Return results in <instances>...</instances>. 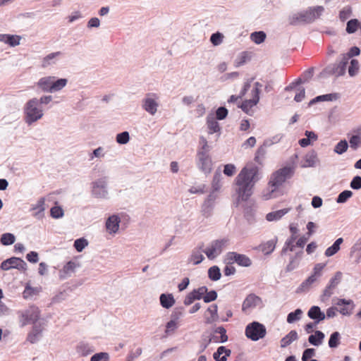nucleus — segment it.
Segmentation results:
<instances>
[{
	"label": "nucleus",
	"instance_id": "1",
	"mask_svg": "<svg viewBox=\"0 0 361 361\" xmlns=\"http://www.w3.org/2000/svg\"><path fill=\"white\" fill-rule=\"evenodd\" d=\"M261 178L258 166L252 165L244 167L235 178V192L238 197L235 206L240 201H247L253 193L256 183Z\"/></svg>",
	"mask_w": 361,
	"mask_h": 361
},
{
	"label": "nucleus",
	"instance_id": "39",
	"mask_svg": "<svg viewBox=\"0 0 361 361\" xmlns=\"http://www.w3.org/2000/svg\"><path fill=\"white\" fill-rule=\"evenodd\" d=\"M200 146L197 149V153H204L205 154H209V152L212 149V147L208 145L207 139L204 136L200 137Z\"/></svg>",
	"mask_w": 361,
	"mask_h": 361
},
{
	"label": "nucleus",
	"instance_id": "6",
	"mask_svg": "<svg viewBox=\"0 0 361 361\" xmlns=\"http://www.w3.org/2000/svg\"><path fill=\"white\" fill-rule=\"evenodd\" d=\"M228 244V238H221L212 240L209 246L203 252L205 253L209 259H214L221 254Z\"/></svg>",
	"mask_w": 361,
	"mask_h": 361
},
{
	"label": "nucleus",
	"instance_id": "38",
	"mask_svg": "<svg viewBox=\"0 0 361 361\" xmlns=\"http://www.w3.org/2000/svg\"><path fill=\"white\" fill-rule=\"evenodd\" d=\"M207 312L210 314V317L206 319L207 324H212L213 322L218 320V306L216 304L210 305L207 308Z\"/></svg>",
	"mask_w": 361,
	"mask_h": 361
},
{
	"label": "nucleus",
	"instance_id": "40",
	"mask_svg": "<svg viewBox=\"0 0 361 361\" xmlns=\"http://www.w3.org/2000/svg\"><path fill=\"white\" fill-rule=\"evenodd\" d=\"M360 25L357 19H351L347 22L345 31L348 34H353L359 27L360 28Z\"/></svg>",
	"mask_w": 361,
	"mask_h": 361
},
{
	"label": "nucleus",
	"instance_id": "21",
	"mask_svg": "<svg viewBox=\"0 0 361 361\" xmlns=\"http://www.w3.org/2000/svg\"><path fill=\"white\" fill-rule=\"evenodd\" d=\"M307 316L314 320L315 324H319L326 318L325 314L319 306H312L307 312Z\"/></svg>",
	"mask_w": 361,
	"mask_h": 361
},
{
	"label": "nucleus",
	"instance_id": "34",
	"mask_svg": "<svg viewBox=\"0 0 361 361\" xmlns=\"http://www.w3.org/2000/svg\"><path fill=\"white\" fill-rule=\"evenodd\" d=\"M290 208H285L282 209H279L275 212H269L266 216V219L268 221H277L281 219L285 214H286Z\"/></svg>",
	"mask_w": 361,
	"mask_h": 361
},
{
	"label": "nucleus",
	"instance_id": "20",
	"mask_svg": "<svg viewBox=\"0 0 361 361\" xmlns=\"http://www.w3.org/2000/svg\"><path fill=\"white\" fill-rule=\"evenodd\" d=\"M277 240V237H274L273 239L261 243L255 249L261 251L265 255H270L276 247Z\"/></svg>",
	"mask_w": 361,
	"mask_h": 361
},
{
	"label": "nucleus",
	"instance_id": "43",
	"mask_svg": "<svg viewBox=\"0 0 361 361\" xmlns=\"http://www.w3.org/2000/svg\"><path fill=\"white\" fill-rule=\"evenodd\" d=\"M314 281H316V278L314 277V276H309L300 285V286L297 289V292L299 293L307 291Z\"/></svg>",
	"mask_w": 361,
	"mask_h": 361
},
{
	"label": "nucleus",
	"instance_id": "64",
	"mask_svg": "<svg viewBox=\"0 0 361 361\" xmlns=\"http://www.w3.org/2000/svg\"><path fill=\"white\" fill-rule=\"evenodd\" d=\"M75 267V262L69 261L64 265L63 269L61 271V273L63 272L65 275H70L71 273L74 272Z\"/></svg>",
	"mask_w": 361,
	"mask_h": 361
},
{
	"label": "nucleus",
	"instance_id": "31",
	"mask_svg": "<svg viewBox=\"0 0 361 361\" xmlns=\"http://www.w3.org/2000/svg\"><path fill=\"white\" fill-rule=\"evenodd\" d=\"M159 301L161 305L166 309H169L175 304V299L171 293H162L160 295Z\"/></svg>",
	"mask_w": 361,
	"mask_h": 361
},
{
	"label": "nucleus",
	"instance_id": "17",
	"mask_svg": "<svg viewBox=\"0 0 361 361\" xmlns=\"http://www.w3.org/2000/svg\"><path fill=\"white\" fill-rule=\"evenodd\" d=\"M261 302L262 300L259 296L253 293L249 294L243 302L242 310L246 312L248 310L256 307Z\"/></svg>",
	"mask_w": 361,
	"mask_h": 361
},
{
	"label": "nucleus",
	"instance_id": "13",
	"mask_svg": "<svg viewBox=\"0 0 361 361\" xmlns=\"http://www.w3.org/2000/svg\"><path fill=\"white\" fill-rule=\"evenodd\" d=\"M20 317L23 319L22 326L27 324H37L39 318V310L37 307L31 306L28 309L20 312Z\"/></svg>",
	"mask_w": 361,
	"mask_h": 361
},
{
	"label": "nucleus",
	"instance_id": "57",
	"mask_svg": "<svg viewBox=\"0 0 361 361\" xmlns=\"http://www.w3.org/2000/svg\"><path fill=\"white\" fill-rule=\"evenodd\" d=\"M64 215V212L61 206L56 205L50 209V216L55 219L62 218Z\"/></svg>",
	"mask_w": 361,
	"mask_h": 361
},
{
	"label": "nucleus",
	"instance_id": "60",
	"mask_svg": "<svg viewBox=\"0 0 361 361\" xmlns=\"http://www.w3.org/2000/svg\"><path fill=\"white\" fill-rule=\"evenodd\" d=\"M116 140L120 145L127 144L130 140L129 133L128 131H123L117 134Z\"/></svg>",
	"mask_w": 361,
	"mask_h": 361
},
{
	"label": "nucleus",
	"instance_id": "63",
	"mask_svg": "<svg viewBox=\"0 0 361 361\" xmlns=\"http://www.w3.org/2000/svg\"><path fill=\"white\" fill-rule=\"evenodd\" d=\"M110 355L108 353L100 352L92 355V361H109Z\"/></svg>",
	"mask_w": 361,
	"mask_h": 361
},
{
	"label": "nucleus",
	"instance_id": "45",
	"mask_svg": "<svg viewBox=\"0 0 361 361\" xmlns=\"http://www.w3.org/2000/svg\"><path fill=\"white\" fill-rule=\"evenodd\" d=\"M269 147V146H265L264 142L263 144L258 147L255 156V161L256 162H257L259 164H262L264 156L267 153L266 149Z\"/></svg>",
	"mask_w": 361,
	"mask_h": 361
},
{
	"label": "nucleus",
	"instance_id": "8",
	"mask_svg": "<svg viewBox=\"0 0 361 361\" xmlns=\"http://www.w3.org/2000/svg\"><path fill=\"white\" fill-rule=\"evenodd\" d=\"M141 106L149 115H155L159 107V96L153 92L146 94L142 100Z\"/></svg>",
	"mask_w": 361,
	"mask_h": 361
},
{
	"label": "nucleus",
	"instance_id": "3",
	"mask_svg": "<svg viewBox=\"0 0 361 361\" xmlns=\"http://www.w3.org/2000/svg\"><path fill=\"white\" fill-rule=\"evenodd\" d=\"M294 173V166H284L273 173L268 183L271 190L268 193L264 194V199L269 200L274 197V196L273 195V193L275 190L287 179L292 178Z\"/></svg>",
	"mask_w": 361,
	"mask_h": 361
},
{
	"label": "nucleus",
	"instance_id": "4",
	"mask_svg": "<svg viewBox=\"0 0 361 361\" xmlns=\"http://www.w3.org/2000/svg\"><path fill=\"white\" fill-rule=\"evenodd\" d=\"M109 177L104 171L94 172L92 180V196L106 200L109 198Z\"/></svg>",
	"mask_w": 361,
	"mask_h": 361
},
{
	"label": "nucleus",
	"instance_id": "30",
	"mask_svg": "<svg viewBox=\"0 0 361 361\" xmlns=\"http://www.w3.org/2000/svg\"><path fill=\"white\" fill-rule=\"evenodd\" d=\"M338 98H339V95L338 93H330V94H322V95L317 96V97H314V99H312V100H310L308 105L310 106L319 102L335 101V100H337Z\"/></svg>",
	"mask_w": 361,
	"mask_h": 361
},
{
	"label": "nucleus",
	"instance_id": "27",
	"mask_svg": "<svg viewBox=\"0 0 361 361\" xmlns=\"http://www.w3.org/2000/svg\"><path fill=\"white\" fill-rule=\"evenodd\" d=\"M114 96V94H110L104 95L102 98L95 97L94 110L92 111V114H95L98 112L100 109L104 107V106H102V104H108Z\"/></svg>",
	"mask_w": 361,
	"mask_h": 361
},
{
	"label": "nucleus",
	"instance_id": "29",
	"mask_svg": "<svg viewBox=\"0 0 361 361\" xmlns=\"http://www.w3.org/2000/svg\"><path fill=\"white\" fill-rule=\"evenodd\" d=\"M45 198L40 197L35 204L31 206V211L37 210L33 215L37 219H40L43 216V212L45 210Z\"/></svg>",
	"mask_w": 361,
	"mask_h": 361
},
{
	"label": "nucleus",
	"instance_id": "16",
	"mask_svg": "<svg viewBox=\"0 0 361 361\" xmlns=\"http://www.w3.org/2000/svg\"><path fill=\"white\" fill-rule=\"evenodd\" d=\"M121 219L118 215L113 214L109 216L105 224L107 232L110 235H115L118 231Z\"/></svg>",
	"mask_w": 361,
	"mask_h": 361
},
{
	"label": "nucleus",
	"instance_id": "62",
	"mask_svg": "<svg viewBox=\"0 0 361 361\" xmlns=\"http://www.w3.org/2000/svg\"><path fill=\"white\" fill-rule=\"evenodd\" d=\"M350 147L355 150L361 145V137L359 135H353L349 139Z\"/></svg>",
	"mask_w": 361,
	"mask_h": 361
},
{
	"label": "nucleus",
	"instance_id": "32",
	"mask_svg": "<svg viewBox=\"0 0 361 361\" xmlns=\"http://www.w3.org/2000/svg\"><path fill=\"white\" fill-rule=\"evenodd\" d=\"M298 339V332L295 330H291L287 335H286L281 340V348H286L290 345L293 341Z\"/></svg>",
	"mask_w": 361,
	"mask_h": 361
},
{
	"label": "nucleus",
	"instance_id": "53",
	"mask_svg": "<svg viewBox=\"0 0 361 361\" xmlns=\"http://www.w3.org/2000/svg\"><path fill=\"white\" fill-rule=\"evenodd\" d=\"M38 293L37 288L32 287L30 283L25 285L24 291L23 292V297L25 299L31 298L33 295Z\"/></svg>",
	"mask_w": 361,
	"mask_h": 361
},
{
	"label": "nucleus",
	"instance_id": "58",
	"mask_svg": "<svg viewBox=\"0 0 361 361\" xmlns=\"http://www.w3.org/2000/svg\"><path fill=\"white\" fill-rule=\"evenodd\" d=\"M360 68L359 62L357 59H351L348 67V74L353 77L358 73Z\"/></svg>",
	"mask_w": 361,
	"mask_h": 361
},
{
	"label": "nucleus",
	"instance_id": "50",
	"mask_svg": "<svg viewBox=\"0 0 361 361\" xmlns=\"http://www.w3.org/2000/svg\"><path fill=\"white\" fill-rule=\"evenodd\" d=\"M257 104L256 101H252V99H246L243 101L238 106V108H240L245 113L247 114H250V109Z\"/></svg>",
	"mask_w": 361,
	"mask_h": 361
},
{
	"label": "nucleus",
	"instance_id": "41",
	"mask_svg": "<svg viewBox=\"0 0 361 361\" xmlns=\"http://www.w3.org/2000/svg\"><path fill=\"white\" fill-rule=\"evenodd\" d=\"M266 33L264 31H255L251 33L250 39L257 44H260L266 39Z\"/></svg>",
	"mask_w": 361,
	"mask_h": 361
},
{
	"label": "nucleus",
	"instance_id": "25",
	"mask_svg": "<svg viewBox=\"0 0 361 361\" xmlns=\"http://www.w3.org/2000/svg\"><path fill=\"white\" fill-rule=\"evenodd\" d=\"M317 161V154L314 150H311L304 157V161L301 164V167H314Z\"/></svg>",
	"mask_w": 361,
	"mask_h": 361
},
{
	"label": "nucleus",
	"instance_id": "33",
	"mask_svg": "<svg viewBox=\"0 0 361 361\" xmlns=\"http://www.w3.org/2000/svg\"><path fill=\"white\" fill-rule=\"evenodd\" d=\"M324 337L325 335L322 331L317 330L314 331V334H311L310 336H309L308 342L311 345H313L314 346H319L322 343Z\"/></svg>",
	"mask_w": 361,
	"mask_h": 361
},
{
	"label": "nucleus",
	"instance_id": "37",
	"mask_svg": "<svg viewBox=\"0 0 361 361\" xmlns=\"http://www.w3.org/2000/svg\"><path fill=\"white\" fill-rule=\"evenodd\" d=\"M67 82L68 80L66 78L56 79V78L54 77V80H52V84L51 86V93L62 90L66 85Z\"/></svg>",
	"mask_w": 361,
	"mask_h": 361
},
{
	"label": "nucleus",
	"instance_id": "7",
	"mask_svg": "<svg viewBox=\"0 0 361 361\" xmlns=\"http://www.w3.org/2000/svg\"><path fill=\"white\" fill-rule=\"evenodd\" d=\"M245 333L249 339L257 341L265 336L267 330L262 324L252 322L247 325Z\"/></svg>",
	"mask_w": 361,
	"mask_h": 361
},
{
	"label": "nucleus",
	"instance_id": "14",
	"mask_svg": "<svg viewBox=\"0 0 361 361\" xmlns=\"http://www.w3.org/2000/svg\"><path fill=\"white\" fill-rule=\"evenodd\" d=\"M217 197V193L212 191L204 201L201 207V212L204 217L208 218L212 215L213 209L215 206V201Z\"/></svg>",
	"mask_w": 361,
	"mask_h": 361
},
{
	"label": "nucleus",
	"instance_id": "18",
	"mask_svg": "<svg viewBox=\"0 0 361 361\" xmlns=\"http://www.w3.org/2000/svg\"><path fill=\"white\" fill-rule=\"evenodd\" d=\"M43 328L41 324H35L31 331L27 334V341L30 343H37L42 337Z\"/></svg>",
	"mask_w": 361,
	"mask_h": 361
},
{
	"label": "nucleus",
	"instance_id": "24",
	"mask_svg": "<svg viewBox=\"0 0 361 361\" xmlns=\"http://www.w3.org/2000/svg\"><path fill=\"white\" fill-rule=\"evenodd\" d=\"M214 333L220 334V336L211 335L208 339H212V342L215 343H225L228 341V336L226 335V330L223 326H219L214 329Z\"/></svg>",
	"mask_w": 361,
	"mask_h": 361
},
{
	"label": "nucleus",
	"instance_id": "2",
	"mask_svg": "<svg viewBox=\"0 0 361 361\" xmlns=\"http://www.w3.org/2000/svg\"><path fill=\"white\" fill-rule=\"evenodd\" d=\"M324 11L322 6L309 7L308 9L294 13L288 17V22L290 25L299 24H310L317 18H319Z\"/></svg>",
	"mask_w": 361,
	"mask_h": 361
},
{
	"label": "nucleus",
	"instance_id": "49",
	"mask_svg": "<svg viewBox=\"0 0 361 361\" xmlns=\"http://www.w3.org/2000/svg\"><path fill=\"white\" fill-rule=\"evenodd\" d=\"M340 338H341V335H340L339 332H338V331L333 332L330 336L329 343H328L329 348H337L340 344Z\"/></svg>",
	"mask_w": 361,
	"mask_h": 361
},
{
	"label": "nucleus",
	"instance_id": "35",
	"mask_svg": "<svg viewBox=\"0 0 361 361\" xmlns=\"http://www.w3.org/2000/svg\"><path fill=\"white\" fill-rule=\"evenodd\" d=\"M343 239L342 238H338L335 240L332 245L329 247L324 252L326 257H331L336 254L340 250V246L343 243Z\"/></svg>",
	"mask_w": 361,
	"mask_h": 361
},
{
	"label": "nucleus",
	"instance_id": "61",
	"mask_svg": "<svg viewBox=\"0 0 361 361\" xmlns=\"http://www.w3.org/2000/svg\"><path fill=\"white\" fill-rule=\"evenodd\" d=\"M87 245L88 241L84 238L76 239L74 242V247L78 252H82Z\"/></svg>",
	"mask_w": 361,
	"mask_h": 361
},
{
	"label": "nucleus",
	"instance_id": "11",
	"mask_svg": "<svg viewBox=\"0 0 361 361\" xmlns=\"http://www.w3.org/2000/svg\"><path fill=\"white\" fill-rule=\"evenodd\" d=\"M226 261L227 264L236 263L238 266L244 267H249L252 265V260L249 257L236 252H228L226 255Z\"/></svg>",
	"mask_w": 361,
	"mask_h": 361
},
{
	"label": "nucleus",
	"instance_id": "51",
	"mask_svg": "<svg viewBox=\"0 0 361 361\" xmlns=\"http://www.w3.org/2000/svg\"><path fill=\"white\" fill-rule=\"evenodd\" d=\"M61 54V53L60 51H56V52L51 53V54H48L47 56H46L43 59V61H42V67L45 68L51 64L55 63V61H54V59H55V58L57 56H59Z\"/></svg>",
	"mask_w": 361,
	"mask_h": 361
},
{
	"label": "nucleus",
	"instance_id": "12",
	"mask_svg": "<svg viewBox=\"0 0 361 361\" xmlns=\"http://www.w3.org/2000/svg\"><path fill=\"white\" fill-rule=\"evenodd\" d=\"M196 164L197 168L205 174L210 173L212 170V161L209 154L197 153Z\"/></svg>",
	"mask_w": 361,
	"mask_h": 361
},
{
	"label": "nucleus",
	"instance_id": "28",
	"mask_svg": "<svg viewBox=\"0 0 361 361\" xmlns=\"http://www.w3.org/2000/svg\"><path fill=\"white\" fill-rule=\"evenodd\" d=\"M54 80V76L43 77L37 82V86L44 92H51V86Z\"/></svg>",
	"mask_w": 361,
	"mask_h": 361
},
{
	"label": "nucleus",
	"instance_id": "19",
	"mask_svg": "<svg viewBox=\"0 0 361 361\" xmlns=\"http://www.w3.org/2000/svg\"><path fill=\"white\" fill-rule=\"evenodd\" d=\"M204 244L201 243L197 247L192 250L190 257L188 258V262L192 263L194 265H197L200 264L204 259V257L202 254L203 252Z\"/></svg>",
	"mask_w": 361,
	"mask_h": 361
},
{
	"label": "nucleus",
	"instance_id": "44",
	"mask_svg": "<svg viewBox=\"0 0 361 361\" xmlns=\"http://www.w3.org/2000/svg\"><path fill=\"white\" fill-rule=\"evenodd\" d=\"M302 310L300 308L296 309L295 311L290 312L287 316V322L293 324L297 321H299L302 315Z\"/></svg>",
	"mask_w": 361,
	"mask_h": 361
},
{
	"label": "nucleus",
	"instance_id": "42",
	"mask_svg": "<svg viewBox=\"0 0 361 361\" xmlns=\"http://www.w3.org/2000/svg\"><path fill=\"white\" fill-rule=\"evenodd\" d=\"M251 56L247 51L241 52L235 60V66L236 67H240L250 61Z\"/></svg>",
	"mask_w": 361,
	"mask_h": 361
},
{
	"label": "nucleus",
	"instance_id": "9",
	"mask_svg": "<svg viewBox=\"0 0 361 361\" xmlns=\"http://www.w3.org/2000/svg\"><path fill=\"white\" fill-rule=\"evenodd\" d=\"M348 63L345 59H341L338 63L328 65L321 73L322 75H336L339 77L345 73L346 66Z\"/></svg>",
	"mask_w": 361,
	"mask_h": 361
},
{
	"label": "nucleus",
	"instance_id": "22",
	"mask_svg": "<svg viewBox=\"0 0 361 361\" xmlns=\"http://www.w3.org/2000/svg\"><path fill=\"white\" fill-rule=\"evenodd\" d=\"M207 126L208 133L212 135L221 131V127L213 114H208L207 117Z\"/></svg>",
	"mask_w": 361,
	"mask_h": 361
},
{
	"label": "nucleus",
	"instance_id": "46",
	"mask_svg": "<svg viewBox=\"0 0 361 361\" xmlns=\"http://www.w3.org/2000/svg\"><path fill=\"white\" fill-rule=\"evenodd\" d=\"M16 241V237L13 233H5L1 235L0 243L3 245H11Z\"/></svg>",
	"mask_w": 361,
	"mask_h": 361
},
{
	"label": "nucleus",
	"instance_id": "36",
	"mask_svg": "<svg viewBox=\"0 0 361 361\" xmlns=\"http://www.w3.org/2000/svg\"><path fill=\"white\" fill-rule=\"evenodd\" d=\"M302 254V251H300L290 257V262L286 267L287 271H291L298 267Z\"/></svg>",
	"mask_w": 361,
	"mask_h": 361
},
{
	"label": "nucleus",
	"instance_id": "5",
	"mask_svg": "<svg viewBox=\"0 0 361 361\" xmlns=\"http://www.w3.org/2000/svg\"><path fill=\"white\" fill-rule=\"evenodd\" d=\"M25 122L30 125L43 116L42 109L39 107V100L37 98L30 99L25 106Z\"/></svg>",
	"mask_w": 361,
	"mask_h": 361
},
{
	"label": "nucleus",
	"instance_id": "10",
	"mask_svg": "<svg viewBox=\"0 0 361 361\" xmlns=\"http://www.w3.org/2000/svg\"><path fill=\"white\" fill-rule=\"evenodd\" d=\"M0 268L5 271L16 269L19 271H25L27 270V265L22 258L11 257L4 260L1 263Z\"/></svg>",
	"mask_w": 361,
	"mask_h": 361
},
{
	"label": "nucleus",
	"instance_id": "56",
	"mask_svg": "<svg viewBox=\"0 0 361 361\" xmlns=\"http://www.w3.org/2000/svg\"><path fill=\"white\" fill-rule=\"evenodd\" d=\"M343 274L341 271L335 273L334 276L330 279L328 284V288H335L341 281Z\"/></svg>",
	"mask_w": 361,
	"mask_h": 361
},
{
	"label": "nucleus",
	"instance_id": "48",
	"mask_svg": "<svg viewBox=\"0 0 361 361\" xmlns=\"http://www.w3.org/2000/svg\"><path fill=\"white\" fill-rule=\"evenodd\" d=\"M208 276L209 279L214 281H216L220 279L221 274L219 267L213 266L208 270Z\"/></svg>",
	"mask_w": 361,
	"mask_h": 361
},
{
	"label": "nucleus",
	"instance_id": "59",
	"mask_svg": "<svg viewBox=\"0 0 361 361\" xmlns=\"http://www.w3.org/2000/svg\"><path fill=\"white\" fill-rule=\"evenodd\" d=\"M360 48L355 46V47H351L349 49L348 53L343 54L342 58L343 59H345L346 61L348 63V61L350 58H352L353 56H357L360 55Z\"/></svg>",
	"mask_w": 361,
	"mask_h": 361
},
{
	"label": "nucleus",
	"instance_id": "47",
	"mask_svg": "<svg viewBox=\"0 0 361 361\" xmlns=\"http://www.w3.org/2000/svg\"><path fill=\"white\" fill-rule=\"evenodd\" d=\"M207 290H208L207 287L205 286H202L199 287L198 288L193 289L190 293L194 298L195 300H199L201 299L203 300V295H204Z\"/></svg>",
	"mask_w": 361,
	"mask_h": 361
},
{
	"label": "nucleus",
	"instance_id": "15",
	"mask_svg": "<svg viewBox=\"0 0 361 361\" xmlns=\"http://www.w3.org/2000/svg\"><path fill=\"white\" fill-rule=\"evenodd\" d=\"M336 305L340 307V308L338 309V312H339L343 316L351 315L355 307L353 300L350 299L346 300L345 298L338 299Z\"/></svg>",
	"mask_w": 361,
	"mask_h": 361
},
{
	"label": "nucleus",
	"instance_id": "26",
	"mask_svg": "<svg viewBox=\"0 0 361 361\" xmlns=\"http://www.w3.org/2000/svg\"><path fill=\"white\" fill-rule=\"evenodd\" d=\"M231 354V350L225 346H219L216 351L213 354V357L216 361H226L227 357Z\"/></svg>",
	"mask_w": 361,
	"mask_h": 361
},
{
	"label": "nucleus",
	"instance_id": "52",
	"mask_svg": "<svg viewBox=\"0 0 361 361\" xmlns=\"http://www.w3.org/2000/svg\"><path fill=\"white\" fill-rule=\"evenodd\" d=\"M353 193L351 190H345L342 191L336 197V202L338 204L345 203L348 199L353 196Z\"/></svg>",
	"mask_w": 361,
	"mask_h": 361
},
{
	"label": "nucleus",
	"instance_id": "23",
	"mask_svg": "<svg viewBox=\"0 0 361 361\" xmlns=\"http://www.w3.org/2000/svg\"><path fill=\"white\" fill-rule=\"evenodd\" d=\"M21 37L16 35L0 34V42L8 44L10 47H14L20 44Z\"/></svg>",
	"mask_w": 361,
	"mask_h": 361
},
{
	"label": "nucleus",
	"instance_id": "54",
	"mask_svg": "<svg viewBox=\"0 0 361 361\" xmlns=\"http://www.w3.org/2000/svg\"><path fill=\"white\" fill-rule=\"evenodd\" d=\"M348 148V142L345 140H341L334 147V151L338 154H343Z\"/></svg>",
	"mask_w": 361,
	"mask_h": 361
},
{
	"label": "nucleus",
	"instance_id": "55",
	"mask_svg": "<svg viewBox=\"0 0 361 361\" xmlns=\"http://www.w3.org/2000/svg\"><path fill=\"white\" fill-rule=\"evenodd\" d=\"M353 13L351 6H346L343 7L339 12V19L341 22H345L348 19Z\"/></svg>",
	"mask_w": 361,
	"mask_h": 361
}]
</instances>
